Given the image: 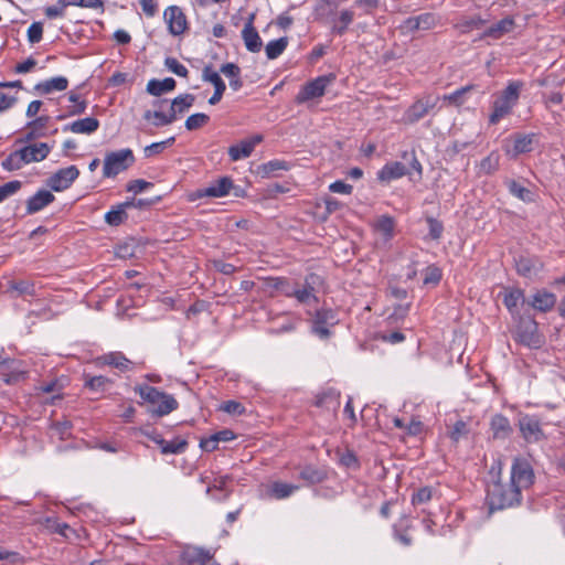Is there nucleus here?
<instances>
[{
	"label": "nucleus",
	"instance_id": "1",
	"mask_svg": "<svg viewBox=\"0 0 565 565\" xmlns=\"http://www.w3.org/2000/svg\"><path fill=\"white\" fill-rule=\"evenodd\" d=\"M522 493L513 482L494 481L489 486L487 500L490 511L512 508L521 503Z\"/></svg>",
	"mask_w": 565,
	"mask_h": 565
},
{
	"label": "nucleus",
	"instance_id": "2",
	"mask_svg": "<svg viewBox=\"0 0 565 565\" xmlns=\"http://www.w3.org/2000/svg\"><path fill=\"white\" fill-rule=\"evenodd\" d=\"M135 391L139 393L140 397L152 406H157L150 409V412L157 416H164L178 408L177 399L169 394L159 391L157 387L150 385H139L135 387Z\"/></svg>",
	"mask_w": 565,
	"mask_h": 565
},
{
	"label": "nucleus",
	"instance_id": "3",
	"mask_svg": "<svg viewBox=\"0 0 565 565\" xmlns=\"http://www.w3.org/2000/svg\"><path fill=\"white\" fill-rule=\"evenodd\" d=\"M322 287L323 278L316 273H310L302 282L295 280L290 297L295 298L300 305L316 306L318 303V294Z\"/></svg>",
	"mask_w": 565,
	"mask_h": 565
},
{
	"label": "nucleus",
	"instance_id": "4",
	"mask_svg": "<svg viewBox=\"0 0 565 565\" xmlns=\"http://www.w3.org/2000/svg\"><path fill=\"white\" fill-rule=\"evenodd\" d=\"M195 96L193 94H181L173 98L170 104V108L168 113H163L161 110H154V119L153 125L156 127L168 126L174 122L178 119L179 115H183L185 111L191 108L195 103Z\"/></svg>",
	"mask_w": 565,
	"mask_h": 565
},
{
	"label": "nucleus",
	"instance_id": "5",
	"mask_svg": "<svg viewBox=\"0 0 565 565\" xmlns=\"http://www.w3.org/2000/svg\"><path fill=\"white\" fill-rule=\"evenodd\" d=\"M512 334L516 342L532 349H539L545 342L544 335L539 331L536 320H518L512 329Z\"/></svg>",
	"mask_w": 565,
	"mask_h": 565
},
{
	"label": "nucleus",
	"instance_id": "6",
	"mask_svg": "<svg viewBox=\"0 0 565 565\" xmlns=\"http://www.w3.org/2000/svg\"><path fill=\"white\" fill-rule=\"evenodd\" d=\"M136 159L131 149H120L106 153L103 174L105 178H115L135 163Z\"/></svg>",
	"mask_w": 565,
	"mask_h": 565
},
{
	"label": "nucleus",
	"instance_id": "7",
	"mask_svg": "<svg viewBox=\"0 0 565 565\" xmlns=\"http://www.w3.org/2000/svg\"><path fill=\"white\" fill-rule=\"evenodd\" d=\"M335 78V74L329 73L306 83L296 95L295 102L300 105L308 100L322 97L326 94L327 86L332 84Z\"/></svg>",
	"mask_w": 565,
	"mask_h": 565
},
{
	"label": "nucleus",
	"instance_id": "8",
	"mask_svg": "<svg viewBox=\"0 0 565 565\" xmlns=\"http://www.w3.org/2000/svg\"><path fill=\"white\" fill-rule=\"evenodd\" d=\"M509 481L513 482L521 493L523 490L529 489L534 482V471L530 462L523 458H515L512 463Z\"/></svg>",
	"mask_w": 565,
	"mask_h": 565
},
{
	"label": "nucleus",
	"instance_id": "9",
	"mask_svg": "<svg viewBox=\"0 0 565 565\" xmlns=\"http://www.w3.org/2000/svg\"><path fill=\"white\" fill-rule=\"evenodd\" d=\"M498 299H501L512 316L520 315L521 310L527 307V297H525L523 289L519 287H502L498 294Z\"/></svg>",
	"mask_w": 565,
	"mask_h": 565
},
{
	"label": "nucleus",
	"instance_id": "10",
	"mask_svg": "<svg viewBox=\"0 0 565 565\" xmlns=\"http://www.w3.org/2000/svg\"><path fill=\"white\" fill-rule=\"evenodd\" d=\"M521 436L529 444L540 443L546 439L540 419L534 415H522L518 423Z\"/></svg>",
	"mask_w": 565,
	"mask_h": 565
},
{
	"label": "nucleus",
	"instance_id": "11",
	"mask_svg": "<svg viewBox=\"0 0 565 565\" xmlns=\"http://www.w3.org/2000/svg\"><path fill=\"white\" fill-rule=\"evenodd\" d=\"M79 170L76 166H70L63 169L57 170L53 173L46 181L47 186H50L55 192H61L68 189L72 183L78 178Z\"/></svg>",
	"mask_w": 565,
	"mask_h": 565
},
{
	"label": "nucleus",
	"instance_id": "12",
	"mask_svg": "<svg viewBox=\"0 0 565 565\" xmlns=\"http://www.w3.org/2000/svg\"><path fill=\"white\" fill-rule=\"evenodd\" d=\"M438 98L426 96L412 104L404 114L403 120L406 124H415L424 118L437 104Z\"/></svg>",
	"mask_w": 565,
	"mask_h": 565
},
{
	"label": "nucleus",
	"instance_id": "13",
	"mask_svg": "<svg viewBox=\"0 0 565 565\" xmlns=\"http://www.w3.org/2000/svg\"><path fill=\"white\" fill-rule=\"evenodd\" d=\"M556 305V296L545 288L536 289L527 297V308L533 309L537 313H547Z\"/></svg>",
	"mask_w": 565,
	"mask_h": 565
},
{
	"label": "nucleus",
	"instance_id": "14",
	"mask_svg": "<svg viewBox=\"0 0 565 565\" xmlns=\"http://www.w3.org/2000/svg\"><path fill=\"white\" fill-rule=\"evenodd\" d=\"M163 17L168 23V29L171 34L181 35L188 29L186 17L179 7L171 6L167 8Z\"/></svg>",
	"mask_w": 565,
	"mask_h": 565
},
{
	"label": "nucleus",
	"instance_id": "15",
	"mask_svg": "<svg viewBox=\"0 0 565 565\" xmlns=\"http://www.w3.org/2000/svg\"><path fill=\"white\" fill-rule=\"evenodd\" d=\"M213 558V554L203 547L185 545L180 554L181 565H193L199 563L205 565Z\"/></svg>",
	"mask_w": 565,
	"mask_h": 565
},
{
	"label": "nucleus",
	"instance_id": "16",
	"mask_svg": "<svg viewBox=\"0 0 565 565\" xmlns=\"http://www.w3.org/2000/svg\"><path fill=\"white\" fill-rule=\"evenodd\" d=\"M263 141L262 135H255L252 138L244 139L239 143L228 148V156L232 161H238L247 158L254 151V148Z\"/></svg>",
	"mask_w": 565,
	"mask_h": 565
},
{
	"label": "nucleus",
	"instance_id": "17",
	"mask_svg": "<svg viewBox=\"0 0 565 565\" xmlns=\"http://www.w3.org/2000/svg\"><path fill=\"white\" fill-rule=\"evenodd\" d=\"M232 188L233 180L230 177H223L216 180L214 183H211L209 186L198 190L196 196L222 198L227 195Z\"/></svg>",
	"mask_w": 565,
	"mask_h": 565
},
{
	"label": "nucleus",
	"instance_id": "18",
	"mask_svg": "<svg viewBox=\"0 0 565 565\" xmlns=\"http://www.w3.org/2000/svg\"><path fill=\"white\" fill-rule=\"evenodd\" d=\"M202 78L205 82H210L211 84L215 85L214 94L210 97L209 104L210 105H216L220 103V100L223 97V94L226 89V85L224 81L221 78L217 72H214L212 70L211 65H206L203 68Z\"/></svg>",
	"mask_w": 565,
	"mask_h": 565
},
{
	"label": "nucleus",
	"instance_id": "19",
	"mask_svg": "<svg viewBox=\"0 0 565 565\" xmlns=\"http://www.w3.org/2000/svg\"><path fill=\"white\" fill-rule=\"evenodd\" d=\"M404 175H411V170L399 161L388 162L377 172V179L382 182H390Z\"/></svg>",
	"mask_w": 565,
	"mask_h": 565
},
{
	"label": "nucleus",
	"instance_id": "20",
	"mask_svg": "<svg viewBox=\"0 0 565 565\" xmlns=\"http://www.w3.org/2000/svg\"><path fill=\"white\" fill-rule=\"evenodd\" d=\"M51 146L46 142H39L21 148V158H24L25 164L40 162L49 156Z\"/></svg>",
	"mask_w": 565,
	"mask_h": 565
},
{
	"label": "nucleus",
	"instance_id": "21",
	"mask_svg": "<svg viewBox=\"0 0 565 565\" xmlns=\"http://www.w3.org/2000/svg\"><path fill=\"white\" fill-rule=\"evenodd\" d=\"M543 264L535 257L520 256L515 259V269L520 276L533 278L542 270Z\"/></svg>",
	"mask_w": 565,
	"mask_h": 565
},
{
	"label": "nucleus",
	"instance_id": "22",
	"mask_svg": "<svg viewBox=\"0 0 565 565\" xmlns=\"http://www.w3.org/2000/svg\"><path fill=\"white\" fill-rule=\"evenodd\" d=\"M253 20L254 14H252L245 23L244 29L242 30V38L246 49L252 53H257L262 50L263 42L257 30L253 25Z\"/></svg>",
	"mask_w": 565,
	"mask_h": 565
},
{
	"label": "nucleus",
	"instance_id": "23",
	"mask_svg": "<svg viewBox=\"0 0 565 565\" xmlns=\"http://www.w3.org/2000/svg\"><path fill=\"white\" fill-rule=\"evenodd\" d=\"M515 28V21L512 17H505L497 23H493L489 28H487L482 38H491L493 40L501 39L503 35L512 32Z\"/></svg>",
	"mask_w": 565,
	"mask_h": 565
},
{
	"label": "nucleus",
	"instance_id": "24",
	"mask_svg": "<svg viewBox=\"0 0 565 565\" xmlns=\"http://www.w3.org/2000/svg\"><path fill=\"white\" fill-rule=\"evenodd\" d=\"M55 196L47 190H39L26 201V214L31 215L51 204Z\"/></svg>",
	"mask_w": 565,
	"mask_h": 565
},
{
	"label": "nucleus",
	"instance_id": "25",
	"mask_svg": "<svg viewBox=\"0 0 565 565\" xmlns=\"http://www.w3.org/2000/svg\"><path fill=\"white\" fill-rule=\"evenodd\" d=\"M490 428L494 439H505L513 431L509 419L501 414H497L491 418Z\"/></svg>",
	"mask_w": 565,
	"mask_h": 565
},
{
	"label": "nucleus",
	"instance_id": "26",
	"mask_svg": "<svg viewBox=\"0 0 565 565\" xmlns=\"http://www.w3.org/2000/svg\"><path fill=\"white\" fill-rule=\"evenodd\" d=\"M99 127V121L94 117H86L83 119H78L73 121L72 124L64 127V131H72L74 134H87L90 135L95 132Z\"/></svg>",
	"mask_w": 565,
	"mask_h": 565
},
{
	"label": "nucleus",
	"instance_id": "27",
	"mask_svg": "<svg viewBox=\"0 0 565 565\" xmlns=\"http://www.w3.org/2000/svg\"><path fill=\"white\" fill-rule=\"evenodd\" d=\"M7 292L13 297L35 296V285L31 280H11L8 282Z\"/></svg>",
	"mask_w": 565,
	"mask_h": 565
},
{
	"label": "nucleus",
	"instance_id": "28",
	"mask_svg": "<svg viewBox=\"0 0 565 565\" xmlns=\"http://www.w3.org/2000/svg\"><path fill=\"white\" fill-rule=\"evenodd\" d=\"M315 405L335 413L340 407V394L332 390L320 393L316 396Z\"/></svg>",
	"mask_w": 565,
	"mask_h": 565
},
{
	"label": "nucleus",
	"instance_id": "29",
	"mask_svg": "<svg viewBox=\"0 0 565 565\" xmlns=\"http://www.w3.org/2000/svg\"><path fill=\"white\" fill-rule=\"evenodd\" d=\"M68 86L66 77L57 76L44 82H40L34 86V89L40 94H51L54 90H65Z\"/></svg>",
	"mask_w": 565,
	"mask_h": 565
},
{
	"label": "nucleus",
	"instance_id": "30",
	"mask_svg": "<svg viewBox=\"0 0 565 565\" xmlns=\"http://www.w3.org/2000/svg\"><path fill=\"white\" fill-rule=\"evenodd\" d=\"M295 279L287 277H268L265 279V286L268 289H273L286 297H290V291Z\"/></svg>",
	"mask_w": 565,
	"mask_h": 565
},
{
	"label": "nucleus",
	"instance_id": "31",
	"mask_svg": "<svg viewBox=\"0 0 565 565\" xmlns=\"http://www.w3.org/2000/svg\"><path fill=\"white\" fill-rule=\"evenodd\" d=\"M353 20H354V12L352 10H349V9L342 10L339 13V17L337 19L332 20V25H331L332 33H334L337 35H343L347 32L349 25L353 22Z\"/></svg>",
	"mask_w": 565,
	"mask_h": 565
},
{
	"label": "nucleus",
	"instance_id": "32",
	"mask_svg": "<svg viewBox=\"0 0 565 565\" xmlns=\"http://www.w3.org/2000/svg\"><path fill=\"white\" fill-rule=\"evenodd\" d=\"M220 72L226 77H230V86L234 90H238L243 87V81L241 78V68L234 63H225L221 66Z\"/></svg>",
	"mask_w": 565,
	"mask_h": 565
},
{
	"label": "nucleus",
	"instance_id": "33",
	"mask_svg": "<svg viewBox=\"0 0 565 565\" xmlns=\"http://www.w3.org/2000/svg\"><path fill=\"white\" fill-rule=\"evenodd\" d=\"M514 105L510 104L509 102L503 100L502 98L498 97L493 102V111L490 115V124L495 125L502 119L504 116L509 115L512 110Z\"/></svg>",
	"mask_w": 565,
	"mask_h": 565
},
{
	"label": "nucleus",
	"instance_id": "34",
	"mask_svg": "<svg viewBox=\"0 0 565 565\" xmlns=\"http://www.w3.org/2000/svg\"><path fill=\"white\" fill-rule=\"evenodd\" d=\"M299 489V486L276 481L271 484L269 493L273 498L281 500L290 497L295 491Z\"/></svg>",
	"mask_w": 565,
	"mask_h": 565
},
{
	"label": "nucleus",
	"instance_id": "35",
	"mask_svg": "<svg viewBox=\"0 0 565 565\" xmlns=\"http://www.w3.org/2000/svg\"><path fill=\"white\" fill-rule=\"evenodd\" d=\"M288 169H289L288 162H286L284 160L275 159V160H270V161L259 166L257 172L263 178H269V177H274L275 172L278 170H288Z\"/></svg>",
	"mask_w": 565,
	"mask_h": 565
},
{
	"label": "nucleus",
	"instance_id": "36",
	"mask_svg": "<svg viewBox=\"0 0 565 565\" xmlns=\"http://www.w3.org/2000/svg\"><path fill=\"white\" fill-rule=\"evenodd\" d=\"M299 478L309 484L322 482L327 478V473L313 466H306L300 471Z\"/></svg>",
	"mask_w": 565,
	"mask_h": 565
},
{
	"label": "nucleus",
	"instance_id": "37",
	"mask_svg": "<svg viewBox=\"0 0 565 565\" xmlns=\"http://www.w3.org/2000/svg\"><path fill=\"white\" fill-rule=\"evenodd\" d=\"M509 192L520 199L523 202H532L533 201V193L530 189L523 186L521 183H519L515 180H508L505 182Z\"/></svg>",
	"mask_w": 565,
	"mask_h": 565
},
{
	"label": "nucleus",
	"instance_id": "38",
	"mask_svg": "<svg viewBox=\"0 0 565 565\" xmlns=\"http://www.w3.org/2000/svg\"><path fill=\"white\" fill-rule=\"evenodd\" d=\"M534 139H535L534 134H530V135L516 134L514 136V146H513L515 154L532 151Z\"/></svg>",
	"mask_w": 565,
	"mask_h": 565
},
{
	"label": "nucleus",
	"instance_id": "39",
	"mask_svg": "<svg viewBox=\"0 0 565 565\" xmlns=\"http://www.w3.org/2000/svg\"><path fill=\"white\" fill-rule=\"evenodd\" d=\"M10 360L12 361V359H10ZM15 364H18V362L15 360H13V363L9 362V363L4 364L8 366L9 372L3 373L2 379L9 385L17 384V383L25 380V377H26V372L18 369L15 366Z\"/></svg>",
	"mask_w": 565,
	"mask_h": 565
},
{
	"label": "nucleus",
	"instance_id": "40",
	"mask_svg": "<svg viewBox=\"0 0 565 565\" xmlns=\"http://www.w3.org/2000/svg\"><path fill=\"white\" fill-rule=\"evenodd\" d=\"M287 45H288V39L285 36L280 38L278 40L270 41L265 47L267 58H269V60L277 58L279 55L282 54V52L286 50Z\"/></svg>",
	"mask_w": 565,
	"mask_h": 565
},
{
	"label": "nucleus",
	"instance_id": "41",
	"mask_svg": "<svg viewBox=\"0 0 565 565\" xmlns=\"http://www.w3.org/2000/svg\"><path fill=\"white\" fill-rule=\"evenodd\" d=\"M469 433L470 429L468 423L460 419L457 420L449 429L448 436L455 444H458L461 438H467Z\"/></svg>",
	"mask_w": 565,
	"mask_h": 565
},
{
	"label": "nucleus",
	"instance_id": "42",
	"mask_svg": "<svg viewBox=\"0 0 565 565\" xmlns=\"http://www.w3.org/2000/svg\"><path fill=\"white\" fill-rule=\"evenodd\" d=\"M25 164L24 158H21V149L11 152L1 163L7 171H15Z\"/></svg>",
	"mask_w": 565,
	"mask_h": 565
},
{
	"label": "nucleus",
	"instance_id": "43",
	"mask_svg": "<svg viewBox=\"0 0 565 565\" xmlns=\"http://www.w3.org/2000/svg\"><path fill=\"white\" fill-rule=\"evenodd\" d=\"M52 436H57L61 440H65L72 436V423L70 420L54 422L50 426Z\"/></svg>",
	"mask_w": 565,
	"mask_h": 565
},
{
	"label": "nucleus",
	"instance_id": "44",
	"mask_svg": "<svg viewBox=\"0 0 565 565\" xmlns=\"http://www.w3.org/2000/svg\"><path fill=\"white\" fill-rule=\"evenodd\" d=\"M188 447V441L183 438L177 437L171 441L164 443V446L162 447L161 454L169 455V454H182L185 451Z\"/></svg>",
	"mask_w": 565,
	"mask_h": 565
},
{
	"label": "nucleus",
	"instance_id": "45",
	"mask_svg": "<svg viewBox=\"0 0 565 565\" xmlns=\"http://www.w3.org/2000/svg\"><path fill=\"white\" fill-rule=\"evenodd\" d=\"M522 83L511 82L499 97L512 105H515L518 103Z\"/></svg>",
	"mask_w": 565,
	"mask_h": 565
},
{
	"label": "nucleus",
	"instance_id": "46",
	"mask_svg": "<svg viewBox=\"0 0 565 565\" xmlns=\"http://www.w3.org/2000/svg\"><path fill=\"white\" fill-rule=\"evenodd\" d=\"M500 156L497 152H491L483 158L480 162V172L483 174H492L499 168Z\"/></svg>",
	"mask_w": 565,
	"mask_h": 565
},
{
	"label": "nucleus",
	"instance_id": "47",
	"mask_svg": "<svg viewBox=\"0 0 565 565\" xmlns=\"http://www.w3.org/2000/svg\"><path fill=\"white\" fill-rule=\"evenodd\" d=\"M175 141L174 137H170L167 140L153 142L143 149V153L146 158H151L157 154H160L167 147L172 146Z\"/></svg>",
	"mask_w": 565,
	"mask_h": 565
},
{
	"label": "nucleus",
	"instance_id": "48",
	"mask_svg": "<svg viewBox=\"0 0 565 565\" xmlns=\"http://www.w3.org/2000/svg\"><path fill=\"white\" fill-rule=\"evenodd\" d=\"M210 121V117L206 114L203 113H196L191 116H189L185 120V128L189 131H193L196 129L202 128Z\"/></svg>",
	"mask_w": 565,
	"mask_h": 565
},
{
	"label": "nucleus",
	"instance_id": "49",
	"mask_svg": "<svg viewBox=\"0 0 565 565\" xmlns=\"http://www.w3.org/2000/svg\"><path fill=\"white\" fill-rule=\"evenodd\" d=\"M128 218L127 212L124 211V209L119 207L118 205L116 209L110 210L105 215V221L107 224L111 226H118L121 223H124Z\"/></svg>",
	"mask_w": 565,
	"mask_h": 565
},
{
	"label": "nucleus",
	"instance_id": "50",
	"mask_svg": "<svg viewBox=\"0 0 565 565\" xmlns=\"http://www.w3.org/2000/svg\"><path fill=\"white\" fill-rule=\"evenodd\" d=\"M110 380L106 376H86L85 386L92 391L104 392L105 387L110 384Z\"/></svg>",
	"mask_w": 565,
	"mask_h": 565
},
{
	"label": "nucleus",
	"instance_id": "51",
	"mask_svg": "<svg viewBox=\"0 0 565 565\" xmlns=\"http://www.w3.org/2000/svg\"><path fill=\"white\" fill-rule=\"evenodd\" d=\"M0 561H6L10 565H23L26 558L18 552L8 551L0 546Z\"/></svg>",
	"mask_w": 565,
	"mask_h": 565
},
{
	"label": "nucleus",
	"instance_id": "52",
	"mask_svg": "<svg viewBox=\"0 0 565 565\" xmlns=\"http://www.w3.org/2000/svg\"><path fill=\"white\" fill-rule=\"evenodd\" d=\"M394 226V220L388 215H382L376 222L377 231L383 233L388 238L393 235Z\"/></svg>",
	"mask_w": 565,
	"mask_h": 565
},
{
	"label": "nucleus",
	"instance_id": "53",
	"mask_svg": "<svg viewBox=\"0 0 565 565\" xmlns=\"http://www.w3.org/2000/svg\"><path fill=\"white\" fill-rule=\"evenodd\" d=\"M402 158L409 164V170H414L417 173V180H420L423 177V167L416 157L415 150H412L409 152L405 151Z\"/></svg>",
	"mask_w": 565,
	"mask_h": 565
},
{
	"label": "nucleus",
	"instance_id": "54",
	"mask_svg": "<svg viewBox=\"0 0 565 565\" xmlns=\"http://www.w3.org/2000/svg\"><path fill=\"white\" fill-rule=\"evenodd\" d=\"M166 67L180 77H188V68L181 64L175 57H167L164 60Z\"/></svg>",
	"mask_w": 565,
	"mask_h": 565
},
{
	"label": "nucleus",
	"instance_id": "55",
	"mask_svg": "<svg viewBox=\"0 0 565 565\" xmlns=\"http://www.w3.org/2000/svg\"><path fill=\"white\" fill-rule=\"evenodd\" d=\"M472 88V85L461 87L449 95H445L444 100H448L452 105L460 106L463 103V96Z\"/></svg>",
	"mask_w": 565,
	"mask_h": 565
},
{
	"label": "nucleus",
	"instance_id": "56",
	"mask_svg": "<svg viewBox=\"0 0 565 565\" xmlns=\"http://www.w3.org/2000/svg\"><path fill=\"white\" fill-rule=\"evenodd\" d=\"M22 186L19 180L7 182L0 185V202L4 201L8 196L17 193Z\"/></svg>",
	"mask_w": 565,
	"mask_h": 565
},
{
	"label": "nucleus",
	"instance_id": "57",
	"mask_svg": "<svg viewBox=\"0 0 565 565\" xmlns=\"http://www.w3.org/2000/svg\"><path fill=\"white\" fill-rule=\"evenodd\" d=\"M411 525H406L405 529H399L397 525L393 526V536L404 546H411L413 543L412 536L408 534Z\"/></svg>",
	"mask_w": 565,
	"mask_h": 565
},
{
	"label": "nucleus",
	"instance_id": "58",
	"mask_svg": "<svg viewBox=\"0 0 565 565\" xmlns=\"http://www.w3.org/2000/svg\"><path fill=\"white\" fill-rule=\"evenodd\" d=\"M63 7L77 6L83 8L99 9L103 8L102 0H61Z\"/></svg>",
	"mask_w": 565,
	"mask_h": 565
},
{
	"label": "nucleus",
	"instance_id": "59",
	"mask_svg": "<svg viewBox=\"0 0 565 565\" xmlns=\"http://www.w3.org/2000/svg\"><path fill=\"white\" fill-rule=\"evenodd\" d=\"M431 494L433 491L429 487H423L413 493L412 503L414 505L427 503L431 499Z\"/></svg>",
	"mask_w": 565,
	"mask_h": 565
},
{
	"label": "nucleus",
	"instance_id": "60",
	"mask_svg": "<svg viewBox=\"0 0 565 565\" xmlns=\"http://www.w3.org/2000/svg\"><path fill=\"white\" fill-rule=\"evenodd\" d=\"M441 279V271L436 266H428L424 275V285H437Z\"/></svg>",
	"mask_w": 565,
	"mask_h": 565
},
{
	"label": "nucleus",
	"instance_id": "61",
	"mask_svg": "<svg viewBox=\"0 0 565 565\" xmlns=\"http://www.w3.org/2000/svg\"><path fill=\"white\" fill-rule=\"evenodd\" d=\"M43 35V24L41 22H33L28 29V40L30 43H39Z\"/></svg>",
	"mask_w": 565,
	"mask_h": 565
},
{
	"label": "nucleus",
	"instance_id": "62",
	"mask_svg": "<svg viewBox=\"0 0 565 565\" xmlns=\"http://www.w3.org/2000/svg\"><path fill=\"white\" fill-rule=\"evenodd\" d=\"M151 186H153V184L151 182H148L142 179H137V180H132V181L128 182L126 185V190L128 192H134L135 194H137V193L145 191L146 189L151 188Z\"/></svg>",
	"mask_w": 565,
	"mask_h": 565
},
{
	"label": "nucleus",
	"instance_id": "63",
	"mask_svg": "<svg viewBox=\"0 0 565 565\" xmlns=\"http://www.w3.org/2000/svg\"><path fill=\"white\" fill-rule=\"evenodd\" d=\"M221 409L231 415H242L245 407L236 401H226L221 405Z\"/></svg>",
	"mask_w": 565,
	"mask_h": 565
},
{
	"label": "nucleus",
	"instance_id": "64",
	"mask_svg": "<svg viewBox=\"0 0 565 565\" xmlns=\"http://www.w3.org/2000/svg\"><path fill=\"white\" fill-rule=\"evenodd\" d=\"M146 90L148 94L152 96H161L162 94L167 93L163 86L162 81L159 79H150L147 84Z\"/></svg>",
	"mask_w": 565,
	"mask_h": 565
}]
</instances>
